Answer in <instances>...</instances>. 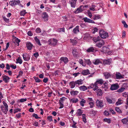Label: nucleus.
I'll list each match as a JSON object with an SVG mask.
<instances>
[{
	"label": "nucleus",
	"mask_w": 128,
	"mask_h": 128,
	"mask_svg": "<svg viewBox=\"0 0 128 128\" xmlns=\"http://www.w3.org/2000/svg\"><path fill=\"white\" fill-rule=\"evenodd\" d=\"M20 3V1L19 0H13L10 1L9 4L10 5L13 6L14 5L19 4Z\"/></svg>",
	"instance_id": "5"
},
{
	"label": "nucleus",
	"mask_w": 128,
	"mask_h": 128,
	"mask_svg": "<svg viewBox=\"0 0 128 128\" xmlns=\"http://www.w3.org/2000/svg\"><path fill=\"white\" fill-rule=\"evenodd\" d=\"M88 89L93 88V90L94 91L97 90L98 88V85L95 84V82L94 84H92L88 86Z\"/></svg>",
	"instance_id": "6"
},
{
	"label": "nucleus",
	"mask_w": 128,
	"mask_h": 128,
	"mask_svg": "<svg viewBox=\"0 0 128 128\" xmlns=\"http://www.w3.org/2000/svg\"><path fill=\"white\" fill-rule=\"evenodd\" d=\"M3 80L6 83L8 82L10 78L6 76H2Z\"/></svg>",
	"instance_id": "17"
},
{
	"label": "nucleus",
	"mask_w": 128,
	"mask_h": 128,
	"mask_svg": "<svg viewBox=\"0 0 128 128\" xmlns=\"http://www.w3.org/2000/svg\"><path fill=\"white\" fill-rule=\"evenodd\" d=\"M92 62L94 64L98 65L102 63V61L100 59H96L92 61Z\"/></svg>",
	"instance_id": "16"
},
{
	"label": "nucleus",
	"mask_w": 128,
	"mask_h": 128,
	"mask_svg": "<svg viewBox=\"0 0 128 128\" xmlns=\"http://www.w3.org/2000/svg\"><path fill=\"white\" fill-rule=\"evenodd\" d=\"M33 125L37 127L38 126V122L36 121H34L33 122Z\"/></svg>",
	"instance_id": "60"
},
{
	"label": "nucleus",
	"mask_w": 128,
	"mask_h": 128,
	"mask_svg": "<svg viewBox=\"0 0 128 128\" xmlns=\"http://www.w3.org/2000/svg\"><path fill=\"white\" fill-rule=\"evenodd\" d=\"M88 14L89 18L92 19V14L90 11H88Z\"/></svg>",
	"instance_id": "59"
},
{
	"label": "nucleus",
	"mask_w": 128,
	"mask_h": 128,
	"mask_svg": "<svg viewBox=\"0 0 128 128\" xmlns=\"http://www.w3.org/2000/svg\"><path fill=\"white\" fill-rule=\"evenodd\" d=\"M100 18V15L94 14L92 16V19L95 20L99 19Z\"/></svg>",
	"instance_id": "20"
},
{
	"label": "nucleus",
	"mask_w": 128,
	"mask_h": 128,
	"mask_svg": "<svg viewBox=\"0 0 128 128\" xmlns=\"http://www.w3.org/2000/svg\"><path fill=\"white\" fill-rule=\"evenodd\" d=\"M59 104L60 106L59 107V108L61 109L63 108L64 107V105L63 103L59 102Z\"/></svg>",
	"instance_id": "58"
},
{
	"label": "nucleus",
	"mask_w": 128,
	"mask_h": 128,
	"mask_svg": "<svg viewBox=\"0 0 128 128\" xmlns=\"http://www.w3.org/2000/svg\"><path fill=\"white\" fill-rule=\"evenodd\" d=\"M96 106L99 108H102L104 106L103 102L102 100L97 99L96 102Z\"/></svg>",
	"instance_id": "3"
},
{
	"label": "nucleus",
	"mask_w": 128,
	"mask_h": 128,
	"mask_svg": "<svg viewBox=\"0 0 128 128\" xmlns=\"http://www.w3.org/2000/svg\"><path fill=\"white\" fill-rule=\"evenodd\" d=\"M103 74L106 79H108L112 76V75L110 73L105 72Z\"/></svg>",
	"instance_id": "11"
},
{
	"label": "nucleus",
	"mask_w": 128,
	"mask_h": 128,
	"mask_svg": "<svg viewBox=\"0 0 128 128\" xmlns=\"http://www.w3.org/2000/svg\"><path fill=\"white\" fill-rule=\"evenodd\" d=\"M82 20L85 22L91 23L92 24H95V22L93 20L88 18L87 17H85L83 18Z\"/></svg>",
	"instance_id": "10"
},
{
	"label": "nucleus",
	"mask_w": 128,
	"mask_h": 128,
	"mask_svg": "<svg viewBox=\"0 0 128 128\" xmlns=\"http://www.w3.org/2000/svg\"><path fill=\"white\" fill-rule=\"evenodd\" d=\"M106 100L110 104H113L114 103V102H113L112 100L109 98H107Z\"/></svg>",
	"instance_id": "49"
},
{
	"label": "nucleus",
	"mask_w": 128,
	"mask_h": 128,
	"mask_svg": "<svg viewBox=\"0 0 128 128\" xmlns=\"http://www.w3.org/2000/svg\"><path fill=\"white\" fill-rule=\"evenodd\" d=\"M22 60L20 59V58L18 57L17 59H16V63H18L20 64H21L22 63Z\"/></svg>",
	"instance_id": "40"
},
{
	"label": "nucleus",
	"mask_w": 128,
	"mask_h": 128,
	"mask_svg": "<svg viewBox=\"0 0 128 128\" xmlns=\"http://www.w3.org/2000/svg\"><path fill=\"white\" fill-rule=\"evenodd\" d=\"M104 120L106 122H107L108 123H110L111 122V120L109 118H104Z\"/></svg>",
	"instance_id": "54"
},
{
	"label": "nucleus",
	"mask_w": 128,
	"mask_h": 128,
	"mask_svg": "<svg viewBox=\"0 0 128 128\" xmlns=\"http://www.w3.org/2000/svg\"><path fill=\"white\" fill-rule=\"evenodd\" d=\"M26 11V10H23L21 11L20 12V15L22 16H24L27 13Z\"/></svg>",
	"instance_id": "41"
},
{
	"label": "nucleus",
	"mask_w": 128,
	"mask_h": 128,
	"mask_svg": "<svg viewBox=\"0 0 128 128\" xmlns=\"http://www.w3.org/2000/svg\"><path fill=\"white\" fill-rule=\"evenodd\" d=\"M26 46L28 49L29 50L32 49L33 46L32 44L30 42H28L26 44Z\"/></svg>",
	"instance_id": "14"
},
{
	"label": "nucleus",
	"mask_w": 128,
	"mask_h": 128,
	"mask_svg": "<svg viewBox=\"0 0 128 128\" xmlns=\"http://www.w3.org/2000/svg\"><path fill=\"white\" fill-rule=\"evenodd\" d=\"M72 53L74 56H76L77 54V52L75 50H73L72 51Z\"/></svg>",
	"instance_id": "62"
},
{
	"label": "nucleus",
	"mask_w": 128,
	"mask_h": 128,
	"mask_svg": "<svg viewBox=\"0 0 128 128\" xmlns=\"http://www.w3.org/2000/svg\"><path fill=\"white\" fill-rule=\"evenodd\" d=\"M110 62L108 60H104V64H110Z\"/></svg>",
	"instance_id": "46"
},
{
	"label": "nucleus",
	"mask_w": 128,
	"mask_h": 128,
	"mask_svg": "<svg viewBox=\"0 0 128 128\" xmlns=\"http://www.w3.org/2000/svg\"><path fill=\"white\" fill-rule=\"evenodd\" d=\"M41 31V30L40 28H38L36 30V32L37 33H40Z\"/></svg>",
	"instance_id": "61"
},
{
	"label": "nucleus",
	"mask_w": 128,
	"mask_h": 128,
	"mask_svg": "<svg viewBox=\"0 0 128 128\" xmlns=\"http://www.w3.org/2000/svg\"><path fill=\"white\" fill-rule=\"evenodd\" d=\"M79 63L81 65H82L83 66H86V64H84L83 62V61L82 60V59H80L79 60Z\"/></svg>",
	"instance_id": "43"
},
{
	"label": "nucleus",
	"mask_w": 128,
	"mask_h": 128,
	"mask_svg": "<svg viewBox=\"0 0 128 128\" xmlns=\"http://www.w3.org/2000/svg\"><path fill=\"white\" fill-rule=\"evenodd\" d=\"M73 32L74 33L76 34L79 32V26H77L73 30Z\"/></svg>",
	"instance_id": "22"
},
{
	"label": "nucleus",
	"mask_w": 128,
	"mask_h": 128,
	"mask_svg": "<svg viewBox=\"0 0 128 128\" xmlns=\"http://www.w3.org/2000/svg\"><path fill=\"white\" fill-rule=\"evenodd\" d=\"M57 42V40L54 38H51L49 40L48 43L52 46H54L56 45Z\"/></svg>",
	"instance_id": "2"
},
{
	"label": "nucleus",
	"mask_w": 128,
	"mask_h": 128,
	"mask_svg": "<svg viewBox=\"0 0 128 128\" xmlns=\"http://www.w3.org/2000/svg\"><path fill=\"white\" fill-rule=\"evenodd\" d=\"M34 39L36 43L40 46L41 45V44L40 43V40L38 38L37 36L35 37Z\"/></svg>",
	"instance_id": "33"
},
{
	"label": "nucleus",
	"mask_w": 128,
	"mask_h": 128,
	"mask_svg": "<svg viewBox=\"0 0 128 128\" xmlns=\"http://www.w3.org/2000/svg\"><path fill=\"white\" fill-rule=\"evenodd\" d=\"M34 78L35 80V82H41V80L37 77L34 76Z\"/></svg>",
	"instance_id": "39"
},
{
	"label": "nucleus",
	"mask_w": 128,
	"mask_h": 128,
	"mask_svg": "<svg viewBox=\"0 0 128 128\" xmlns=\"http://www.w3.org/2000/svg\"><path fill=\"white\" fill-rule=\"evenodd\" d=\"M96 7V6L95 5H92L90 7V10L93 11H94L95 10V8Z\"/></svg>",
	"instance_id": "45"
},
{
	"label": "nucleus",
	"mask_w": 128,
	"mask_h": 128,
	"mask_svg": "<svg viewBox=\"0 0 128 128\" xmlns=\"http://www.w3.org/2000/svg\"><path fill=\"white\" fill-rule=\"evenodd\" d=\"M119 87V86L118 84L116 83L112 84L110 87V89L111 90H113L118 89Z\"/></svg>",
	"instance_id": "7"
},
{
	"label": "nucleus",
	"mask_w": 128,
	"mask_h": 128,
	"mask_svg": "<svg viewBox=\"0 0 128 128\" xmlns=\"http://www.w3.org/2000/svg\"><path fill=\"white\" fill-rule=\"evenodd\" d=\"M90 113L91 114H93L94 115H95L96 112V111H94L93 110H91L90 112Z\"/></svg>",
	"instance_id": "47"
},
{
	"label": "nucleus",
	"mask_w": 128,
	"mask_h": 128,
	"mask_svg": "<svg viewBox=\"0 0 128 128\" xmlns=\"http://www.w3.org/2000/svg\"><path fill=\"white\" fill-rule=\"evenodd\" d=\"M122 23L123 24L125 28H127L128 27V25L124 20H122Z\"/></svg>",
	"instance_id": "56"
},
{
	"label": "nucleus",
	"mask_w": 128,
	"mask_h": 128,
	"mask_svg": "<svg viewBox=\"0 0 128 128\" xmlns=\"http://www.w3.org/2000/svg\"><path fill=\"white\" fill-rule=\"evenodd\" d=\"M32 116L33 117H34L36 119H38L40 118V117H39L37 114L34 113L33 114Z\"/></svg>",
	"instance_id": "53"
},
{
	"label": "nucleus",
	"mask_w": 128,
	"mask_h": 128,
	"mask_svg": "<svg viewBox=\"0 0 128 128\" xmlns=\"http://www.w3.org/2000/svg\"><path fill=\"white\" fill-rule=\"evenodd\" d=\"M86 102V101L84 99H82L80 102V105L82 107H84V104Z\"/></svg>",
	"instance_id": "29"
},
{
	"label": "nucleus",
	"mask_w": 128,
	"mask_h": 128,
	"mask_svg": "<svg viewBox=\"0 0 128 128\" xmlns=\"http://www.w3.org/2000/svg\"><path fill=\"white\" fill-rule=\"evenodd\" d=\"M2 111V112L4 114H7L8 112V108H5V109L3 110Z\"/></svg>",
	"instance_id": "50"
},
{
	"label": "nucleus",
	"mask_w": 128,
	"mask_h": 128,
	"mask_svg": "<svg viewBox=\"0 0 128 128\" xmlns=\"http://www.w3.org/2000/svg\"><path fill=\"white\" fill-rule=\"evenodd\" d=\"M70 102L72 103H77L78 101V98H73L70 100Z\"/></svg>",
	"instance_id": "21"
},
{
	"label": "nucleus",
	"mask_w": 128,
	"mask_h": 128,
	"mask_svg": "<svg viewBox=\"0 0 128 128\" xmlns=\"http://www.w3.org/2000/svg\"><path fill=\"white\" fill-rule=\"evenodd\" d=\"M85 60V62L88 65H90L91 64V62L90 61V59H84Z\"/></svg>",
	"instance_id": "38"
},
{
	"label": "nucleus",
	"mask_w": 128,
	"mask_h": 128,
	"mask_svg": "<svg viewBox=\"0 0 128 128\" xmlns=\"http://www.w3.org/2000/svg\"><path fill=\"white\" fill-rule=\"evenodd\" d=\"M76 85H80L82 84L83 83V81L82 79L77 80L75 81Z\"/></svg>",
	"instance_id": "19"
},
{
	"label": "nucleus",
	"mask_w": 128,
	"mask_h": 128,
	"mask_svg": "<svg viewBox=\"0 0 128 128\" xmlns=\"http://www.w3.org/2000/svg\"><path fill=\"white\" fill-rule=\"evenodd\" d=\"M105 42L104 40L101 39L96 44V46L98 48H100L104 44Z\"/></svg>",
	"instance_id": "4"
},
{
	"label": "nucleus",
	"mask_w": 128,
	"mask_h": 128,
	"mask_svg": "<svg viewBox=\"0 0 128 128\" xmlns=\"http://www.w3.org/2000/svg\"><path fill=\"white\" fill-rule=\"evenodd\" d=\"M4 20L6 23H9L10 22L9 19L6 18L5 16H3Z\"/></svg>",
	"instance_id": "44"
},
{
	"label": "nucleus",
	"mask_w": 128,
	"mask_h": 128,
	"mask_svg": "<svg viewBox=\"0 0 128 128\" xmlns=\"http://www.w3.org/2000/svg\"><path fill=\"white\" fill-rule=\"evenodd\" d=\"M124 89L125 88L123 87H122L118 90H117V92H122L124 91Z\"/></svg>",
	"instance_id": "51"
},
{
	"label": "nucleus",
	"mask_w": 128,
	"mask_h": 128,
	"mask_svg": "<svg viewBox=\"0 0 128 128\" xmlns=\"http://www.w3.org/2000/svg\"><path fill=\"white\" fill-rule=\"evenodd\" d=\"M80 7L83 11L85 9V8L88 7V5L85 6L82 5Z\"/></svg>",
	"instance_id": "55"
},
{
	"label": "nucleus",
	"mask_w": 128,
	"mask_h": 128,
	"mask_svg": "<svg viewBox=\"0 0 128 128\" xmlns=\"http://www.w3.org/2000/svg\"><path fill=\"white\" fill-rule=\"evenodd\" d=\"M60 60L63 62L65 64H66L68 62V59L66 57H61Z\"/></svg>",
	"instance_id": "25"
},
{
	"label": "nucleus",
	"mask_w": 128,
	"mask_h": 128,
	"mask_svg": "<svg viewBox=\"0 0 128 128\" xmlns=\"http://www.w3.org/2000/svg\"><path fill=\"white\" fill-rule=\"evenodd\" d=\"M24 60L26 61H28L30 59V55L27 54H24L22 55Z\"/></svg>",
	"instance_id": "9"
},
{
	"label": "nucleus",
	"mask_w": 128,
	"mask_h": 128,
	"mask_svg": "<svg viewBox=\"0 0 128 128\" xmlns=\"http://www.w3.org/2000/svg\"><path fill=\"white\" fill-rule=\"evenodd\" d=\"M82 111L80 109H78V110L77 114L78 116H81L82 114Z\"/></svg>",
	"instance_id": "35"
},
{
	"label": "nucleus",
	"mask_w": 128,
	"mask_h": 128,
	"mask_svg": "<svg viewBox=\"0 0 128 128\" xmlns=\"http://www.w3.org/2000/svg\"><path fill=\"white\" fill-rule=\"evenodd\" d=\"M123 100L121 98L119 99L118 101L116 102V106H118L121 104L123 102Z\"/></svg>",
	"instance_id": "27"
},
{
	"label": "nucleus",
	"mask_w": 128,
	"mask_h": 128,
	"mask_svg": "<svg viewBox=\"0 0 128 128\" xmlns=\"http://www.w3.org/2000/svg\"><path fill=\"white\" fill-rule=\"evenodd\" d=\"M80 90L82 91H85L87 89V88L85 86H81L79 87Z\"/></svg>",
	"instance_id": "28"
},
{
	"label": "nucleus",
	"mask_w": 128,
	"mask_h": 128,
	"mask_svg": "<svg viewBox=\"0 0 128 128\" xmlns=\"http://www.w3.org/2000/svg\"><path fill=\"white\" fill-rule=\"evenodd\" d=\"M48 15L46 12H44L43 13L42 16V18L44 20L45 22H46L48 21Z\"/></svg>",
	"instance_id": "12"
},
{
	"label": "nucleus",
	"mask_w": 128,
	"mask_h": 128,
	"mask_svg": "<svg viewBox=\"0 0 128 128\" xmlns=\"http://www.w3.org/2000/svg\"><path fill=\"white\" fill-rule=\"evenodd\" d=\"M34 56L36 58H37L39 56V54L38 52H36L33 54Z\"/></svg>",
	"instance_id": "64"
},
{
	"label": "nucleus",
	"mask_w": 128,
	"mask_h": 128,
	"mask_svg": "<svg viewBox=\"0 0 128 128\" xmlns=\"http://www.w3.org/2000/svg\"><path fill=\"white\" fill-rule=\"evenodd\" d=\"M83 10L80 6V7L77 8L76 10V11L74 12V13H78L81 12Z\"/></svg>",
	"instance_id": "36"
},
{
	"label": "nucleus",
	"mask_w": 128,
	"mask_h": 128,
	"mask_svg": "<svg viewBox=\"0 0 128 128\" xmlns=\"http://www.w3.org/2000/svg\"><path fill=\"white\" fill-rule=\"evenodd\" d=\"M96 48H95L93 47H90L89 48L86 50V51L88 52H94L96 51Z\"/></svg>",
	"instance_id": "15"
},
{
	"label": "nucleus",
	"mask_w": 128,
	"mask_h": 128,
	"mask_svg": "<svg viewBox=\"0 0 128 128\" xmlns=\"http://www.w3.org/2000/svg\"><path fill=\"white\" fill-rule=\"evenodd\" d=\"M122 122L123 124H126L128 122V117L124 118L122 120Z\"/></svg>",
	"instance_id": "34"
},
{
	"label": "nucleus",
	"mask_w": 128,
	"mask_h": 128,
	"mask_svg": "<svg viewBox=\"0 0 128 128\" xmlns=\"http://www.w3.org/2000/svg\"><path fill=\"white\" fill-rule=\"evenodd\" d=\"M99 34L100 37L102 38H106L108 36V33L102 30H100Z\"/></svg>",
	"instance_id": "1"
},
{
	"label": "nucleus",
	"mask_w": 128,
	"mask_h": 128,
	"mask_svg": "<svg viewBox=\"0 0 128 128\" xmlns=\"http://www.w3.org/2000/svg\"><path fill=\"white\" fill-rule=\"evenodd\" d=\"M94 101H92V102H91V103H90L89 104V105L90 106V108H92L94 106Z\"/></svg>",
	"instance_id": "57"
},
{
	"label": "nucleus",
	"mask_w": 128,
	"mask_h": 128,
	"mask_svg": "<svg viewBox=\"0 0 128 128\" xmlns=\"http://www.w3.org/2000/svg\"><path fill=\"white\" fill-rule=\"evenodd\" d=\"M82 119L83 120V121L84 122L86 123V116H85V115L83 114H82Z\"/></svg>",
	"instance_id": "48"
},
{
	"label": "nucleus",
	"mask_w": 128,
	"mask_h": 128,
	"mask_svg": "<svg viewBox=\"0 0 128 128\" xmlns=\"http://www.w3.org/2000/svg\"><path fill=\"white\" fill-rule=\"evenodd\" d=\"M97 94L98 96H102L103 93L102 90L99 89L96 91Z\"/></svg>",
	"instance_id": "23"
},
{
	"label": "nucleus",
	"mask_w": 128,
	"mask_h": 128,
	"mask_svg": "<svg viewBox=\"0 0 128 128\" xmlns=\"http://www.w3.org/2000/svg\"><path fill=\"white\" fill-rule=\"evenodd\" d=\"M104 82V81L102 79H98L95 82V84L98 85V84L102 85Z\"/></svg>",
	"instance_id": "24"
},
{
	"label": "nucleus",
	"mask_w": 128,
	"mask_h": 128,
	"mask_svg": "<svg viewBox=\"0 0 128 128\" xmlns=\"http://www.w3.org/2000/svg\"><path fill=\"white\" fill-rule=\"evenodd\" d=\"M15 39L16 40V42L18 44V45H19V43L20 42V40L18 39V38L16 37L15 38Z\"/></svg>",
	"instance_id": "63"
},
{
	"label": "nucleus",
	"mask_w": 128,
	"mask_h": 128,
	"mask_svg": "<svg viewBox=\"0 0 128 128\" xmlns=\"http://www.w3.org/2000/svg\"><path fill=\"white\" fill-rule=\"evenodd\" d=\"M78 93V92L77 91H72L70 92V94L72 96L76 95Z\"/></svg>",
	"instance_id": "31"
},
{
	"label": "nucleus",
	"mask_w": 128,
	"mask_h": 128,
	"mask_svg": "<svg viewBox=\"0 0 128 128\" xmlns=\"http://www.w3.org/2000/svg\"><path fill=\"white\" fill-rule=\"evenodd\" d=\"M66 99V98L64 97H62L60 98V100H59V102L64 103V101Z\"/></svg>",
	"instance_id": "42"
},
{
	"label": "nucleus",
	"mask_w": 128,
	"mask_h": 128,
	"mask_svg": "<svg viewBox=\"0 0 128 128\" xmlns=\"http://www.w3.org/2000/svg\"><path fill=\"white\" fill-rule=\"evenodd\" d=\"M70 42L72 43L73 45H75L77 44V41L74 40L70 39Z\"/></svg>",
	"instance_id": "37"
},
{
	"label": "nucleus",
	"mask_w": 128,
	"mask_h": 128,
	"mask_svg": "<svg viewBox=\"0 0 128 128\" xmlns=\"http://www.w3.org/2000/svg\"><path fill=\"white\" fill-rule=\"evenodd\" d=\"M101 39L98 36H96L93 37L92 40L95 43H96Z\"/></svg>",
	"instance_id": "13"
},
{
	"label": "nucleus",
	"mask_w": 128,
	"mask_h": 128,
	"mask_svg": "<svg viewBox=\"0 0 128 128\" xmlns=\"http://www.w3.org/2000/svg\"><path fill=\"white\" fill-rule=\"evenodd\" d=\"M116 77L117 79H121L122 78V76L119 72H116Z\"/></svg>",
	"instance_id": "30"
},
{
	"label": "nucleus",
	"mask_w": 128,
	"mask_h": 128,
	"mask_svg": "<svg viewBox=\"0 0 128 128\" xmlns=\"http://www.w3.org/2000/svg\"><path fill=\"white\" fill-rule=\"evenodd\" d=\"M102 87L103 88H104L105 90H106L108 89V84L106 82L104 83Z\"/></svg>",
	"instance_id": "32"
},
{
	"label": "nucleus",
	"mask_w": 128,
	"mask_h": 128,
	"mask_svg": "<svg viewBox=\"0 0 128 128\" xmlns=\"http://www.w3.org/2000/svg\"><path fill=\"white\" fill-rule=\"evenodd\" d=\"M115 110L118 112L121 113L122 112L120 110L119 108L116 107L115 108Z\"/></svg>",
	"instance_id": "52"
},
{
	"label": "nucleus",
	"mask_w": 128,
	"mask_h": 128,
	"mask_svg": "<svg viewBox=\"0 0 128 128\" xmlns=\"http://www.w3.org/2000/svg\"><path fill=\"white\" fill-rule=\"evenodd\" d=\"M81 74L83 75H86L90 74L89 70H84L81 72Z\"/></svg>",
	"instance_id": "18"
},
{
	"label": "nucleus",
	"mask_w": 128,
	"mask_h": 128,
	"mask_svg": "<svg viewBox=\"0 0 128 128\" xmlns=\"http://www.w3.org/2000/svg\"><path fill=\"white\" fill-rule=\"evenodd\" d=\"M77 0H70L69 3L70 4L72 7L74 8L76 6V3Z\"/></svg>",
	"instance_id": "8"
},
{
	"label": "nucleus",
	"mask_w": 128,
	"mask_h": 128,
	"mask_svg": "<svg viewBox=\"0 0 128 128\" xmlns=\"http://www.w3.org/2000/svg\"><path fill=\"white\" fill-rule=\"evenodd\" d=\"M76 85V84L75 81H72L70 82V86L72 88H74Z\"/></svg>",
	"instance_id": "26"
}]
</instances>
